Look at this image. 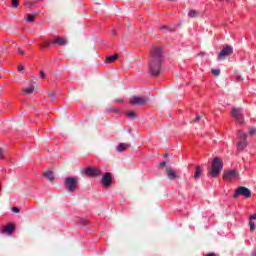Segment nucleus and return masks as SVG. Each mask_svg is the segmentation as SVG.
I'll return each instance as SVG.
<instances>
[{
	"mask_svg": "<svg viewBox=\"0 0 256 256\" xmlns=\"http://www.w3.org/2000/svg\"><path fill=\"white\" fill-rule=\"evenodd\" d=\"M161 65H163V48L154 46L151 50L149 61V73L152 77H157L161 73Z\"/></svg>",
	"mask_w": 256,
	"mask_h": 256,
	"instance_id": "obj_1",
	"label": "nucleus"
},
{
	"mask_svg": "<svg viewBox=\"0 0 256 256\" xmlns=\"http://www.w3.org/2000/svg\"><path fill=\"white\" fill-rule=\"evenodd\" d=\"M221 171H223V160L219 157H215L208 175H211L215 179L221 175Z\"/></svg>",
	"mask_w": 256,
	"mask_h": 256,
	"instance_id": "obj_2",
	"label": "nucleus"
},
{
	"mask_svg": "<svg viewBox=\"0 0 256 256\" xmlns=\"http://www.w3.org/2000/svg\"><path fill=\"white\" fill-rule=\"evenodd\" d=\"M64 186L70 193H75L79 189V177H67L64 181Z\"/></svg>",
	"mask_w": 256,
	"mask_h": 256,
	"instance_id": "obj_3",
	"label": "nucleus"
},
{
	"mask_svg": "<svg viewBox=\"0 0 256 256\" xmlns=\"http://www.w3.org/2000/svg\"><path fill=\"white\" fill-rule=\"evenodd\" d=\"M148 103H149V97H143V96H132V98L129 101V105H137V106L147 105Z\"/></svg>",
	"mask_w": 256,
	"mask_h": 256,
	"instance_id": "obj_4",
	"label": "nucleus"
},
{
	"mask_svg": "<svg viewBox=\"0 0 256 256\" xmlns=\"http://www.w3.org/2000/svg\"><path fill=\"white\" fill-rule=\"evenodd\" d=\"M241 196L249 199V197H251V190H249V188L245 186H239L236 189V192L234 193V199H237L238 197H241Z\"/></svg>",
	"mask_w": 256,
	"mask_h": 256,
	"instance_id": "obj_5",
	"label": "nucleus"
},
{
	"mask_svg": "<svg viewBox=\"0 0 256 256\" xmlns=\"http://www.w3.org/2000/svg\"><path fill=\"white\" fill-rule=\"evenodd\" d=\"M231 116L235 119L236 123L243 124L245 123V118H243V113L241 112V108H233L231 112Z\"/></svg>",
	"mask_w": 256,
	"mask_h": 256,
	"instance_id": "obj_6",
	"label": "nucleus"
},
{
	"mask_svg": "<svg viewBox=\"0 0 256 256\" xmlns=\"http://www.w3.org/2000/svg\"><path fill=\"white\" fill-rule=\"evenodd\" d=\"M233 53V47L226 46L223 47L220 53L218 54L217 61H222V59H227Z\"/></svg>",
	"mask_w": 256,
	"mask_h": 256,
	"instance_id": "obj_7",
	"label": "nucleus"
},
{
	"mask_svg": "<svg viewBox=\"0 0 256 256\" xmlns=\"http://www.w3.org/2000/svg\"><path fill=\"white\" fill-rule=\"evenodd\" d=\"M83 173L88 177H97L98 175H101V170L89 166L86 168V170Z\"/></svg>",
	"mask_w": 256,
	"mask_h": 256,
	"instance_id": "obj_8",
	"label": "nucleus"
},
{
	"mask_svg": "<svg viewBox=\"0 0 256 256\" xmlns=\"http://www.w3.org/2000/svg\"><path fill=\"white\" fill-rule=\"evenodd\" d=\"M235 177H239V172H237V170H230L223 173V179L225 181H233Z\"/></svg>",
	"mask_w": 256,
	"mask_h": 256,
	"instance_id": "obj_9",
	"label": "nucleus"
},
{
	"mask_svg": "<svg viewBox=\"0 0 256 256\" xmlns=\"http://www.w3.org/2000/svg\"><path fill=\"white\" fill-rule=\"evenodd\" d=\"M113 181V177H111V173L106 172L102 177V183L104 187H109Z\"/></svg>",
	"mask_w": 256,
	"mask_h": 256,
	"instance_id": "obj_10",
	"label": "nucleus"
},
{
	"mask_svg": "<svg viewBox=\"0 0 256 256\" xmlns=\"http://www.w3.org/2000/svg\"><path fill=\"white\" fill-rule=\"evenodd\" d=\"M159 29L161 33H164V35L175 33V26H160Z\"/></svg>",
	"mask_w": 256,
	"mask_h": 256,
	"instance_id": "obj_11",
	"label": "nucleus"
},
{
	"mask_svg": "<svg viewBox=\"0 0 256 256\" xmlns=\"http://www.w3.org/2000/svg\"><path fill=\"white\" fill-rule=\"evenodd\" d=\"M166 175L171 181H173L174 179H179V176L177 175V173H175V170L171 168L166 169Z\"/></svg>",
	"mask_w": 256,
	"mask_h": 256,
	"instance_id": "obj_12",
	"label": "nucleus"
},
{
	"mask_svg": "<svg viewBox=\"0 0 256 256\" xmlns=\"http://www.w3.org/2000/svg\"><path fill=\"white\" fill-rule=\"evenodd\" d=\"M131 148V144L129 143H120L117 148L116 151H118V153H123V151H127V149Z\"/></svg>",
	"mask_w": 256,
	"mask_h": 256,
	"instance_id": "obj_13",
	"label": "nucleus"
},
{
	"mask_svg": "<svg viewBox=\"0 0 256 256\" xmlns=\"http://www.w3.org/2000/svg\"><path fill=\"white\" fill-rule=\"evenodd\" d=\"M23 95H33V93H35V86L34 85H30L27 88H23Z\"/></svg>",
	"mask_w": 256,
	"mask_h": 256,
	"instance_id": "obj_14",
	"label": "nucleus"
},
{
	"mask_svg": "<svg viewBox=\"0 0 256 256\" xmlns=\"http://www.w3.org/2000/svg\"><path fill=\"white\" fill-rule=\"evenodd\" d=\"M236 147L238 151H244L247 148V140H240V142L236 144Z\"/></svg>",
	"mask_w": 256,
	"mask_h": 256,
	"instance_id": "obj_15",
	"label": "nucleus"
},
{
	"mask_svg": "<svg viewBox=\"0 0 256 256\" xmlns=\"http://www.w3.org/2000/svg\"><path fill=\"white\" fill-rule=\"evenodd\" d=\"M201 175H203V168L201 166H196L195 174H194V179H200Z\"/></svg>",
	"mask_w": 256,
	"mask_h": 256,
	"instance_id": "obj_16",
	"label": "nucleus"
},
{
	"mask_svg": "<svg viewBox=\"0 0 256 256\" xmlns=\"http://www.w3.org/2000/svg\"><path fill=\"white\" fill-rule=\"evenodd\" d=\"M43 176L48 179V181H55V176L53 175V171L47 170L44 172Z\"/></svg>",
	"mask_w": 256,
	"mask_h": 256,
	"instance_id": "obj_17",
	"label": "nucleus"
},
{
	"mask_svg": "<svg viewBox=\"0 0 256 256\" xmlns=\"http://www.w3.org/2000/svg\"><path fill=\"white\" fill-rule=\"evenodd\" d=\"M54 43H56L57 45L63 46V45H67L68 41L66 38L58 37L54 40Z\"/></svg>",
	"mask_w": 256,
	"mask_h": 256,
	"instance_id": "obj_18",
	"label": "nucleus"
},
{
	"mask_svg": "<svg viewBox=\"0 0 256 256\" xmlns=\"http://www.w3.org/2000/svg\"><path fill=\"white\" fill-rule=\"evenodd\" d=\"M119 59V54L115 53L113 56H108L105 60V63H115Z\"/></svg>",
	"mask_w": 256,
	"mask_h": 256,
	"instance_id": "obj_19",
	"label": "nucleus"
},
{
	"mask_svg": "<svg viewBox=\"0 0 256 256\" xmlns=\"http://www.w3.org/2000/svg\"><path fill=\"white\" fill-rule=\"evenodd\" d=\"M13 231H15V225H13V224H9L6 227H4V229H3V233H8L9 235H11V233H13Z\"/></svg>",
	"mask_w": 256,
	"mask_h": 256,
	"instance_id": "obj_20",
	"label": "nucleus"
},
{
	"mask_svg": "<svg viewBox=\"0 0 256 256\" xmlns=\"http://www.w3.org/2000/svg\"><path fill=\"white\" fill-rule=\"evenodd\" d=\"M238 137L240 141H247V133L243 132L242 130L238 131Z\"/></svg>",
	"mask_w": 256,
	"mask_h": 256,
	"instance_id": "obj_21",
	"label": "nucleus"
},
{
	"mask_svg": "<svg viewBox=\"0 0 256 256\" xmlns=\"http://www.w3.org/2000/svg\"><path fill=\"white\" fill-rule=\"evenodd\" d=\"M188 17H191V18L199 17V11H197V10H190L189 13H188Z\"/></svg>",
	"mask_w": 256,
	"mask_h": 256,
	"instance_id": "obj_22",
	"label": "nucleus"
},
{
	"mask_svg": "<svg viewBox=\"0 0 256 256\" xmlns=\"http://www.w3.org/2000/svg\"><path fill=\"white\" fill-rule=\"evenodd\" d=\"M28 23H33L35 21V15L28 14L26 17Z\"/></svg>",
	"mask_w": 256,
	"mask_h": 256,
	"instance_id": "obj_23",
	"label": "nucleus"
},
{
	"mask_svg": "<svg viewBox=\"0 0 256 256\" xmlns=\"http://www.w3.org/2000/svg\"><path fill=\"white\" fill-rule=\"evenodd\" d=\"M211 73L214 77H219V75H221V69H212Z\"/></svg>",
	"mask_w": 256,
	"mask_h": 256,
	"instance_id": "obj_24",
	"label": "nucleus"
},
{
	"mask_svg": "<svg viewBox=\"0 0 256 256\" xmlns=\"http://www.w3.org/2000/svg\"><path fill=\"white\" fill-rule=\"evenodd\" d=\"M127 117L128 119H135V117H137V113H135V111H130L127 113Z\"/></svg>",
	"mask_w": 256,
	"mask_h": 256,
	"instance_id": "obj_25",
	"label": "nucleus"
},
{
	"mask_svg": "<svg viewBox=\"0 0 256 256\" xmlns=\"http://www.w3.org/2000/svg\"><path fill=\"white\" fill-rule=\"evenodd\" d=\"M48 97H50L51 101H55L57 94L55 92H48Z\"/></svg>",
	"mask_w": 256,
	"mask_h": 256,
	"instance_id": "obj_26",
	"label": "nucleus"
},
{
	"mask_svg": "<svg viewBox=\"0 0 256 256\" xmlns=\"http://www.w3.org/2000/svg\"><path fill=\"white\" fill-rule=\"evenodd\" d=\"M12 7L17 9L19 7V0H12Z\"/></svg>",
	"mask_w": 256,
	"mask_h": 256,
	"instance_id": "obj_27",
	"label": "nucleus"
},
{
	"mask_svg": "<svg viewBox=\"0 0 256 256\" xmlns=\"http://www.w3.org/2000/svg\"><path fill=\"white\" fill-rule=\"evenodd\" d=\"M249 225H250V231H255V222L253 220H250Z\"/></svg>",
	"mask_w": 256,
	"mask_h": 256,
	"instance_id": "obj_28",
	"label": "nucleus"
},
{
	"mask_svg": "<svg viewBox=\"0 0 256 256\" xmlns=\"http://www.w3.org/2000/svg\"><path fill=\"white\" fill-rule=\"evenodd\" d=\"M49 45H51V43H49L48 41H45L44 43L41 44V47L44 49H47V47H49Z\"/></svg>",
	"mask_w": 256,
	"mask_h": 256,
	"instance_id": "obj_29",
	"label": "nucleus"
},
{
	"mask_svg": "<svg viewBox=\"0 0 256 256\" xmlns=\"http://www.w3.org/2000/svg\"><path fill=\"white\" fill-rule=\"evenodd\" d=\"M249 133L251 136L256 135V128H249Z\"/></svg>",
	"mask_w": 256,
	"mask_h": 256,
	"instance_id": "obj_30",
	"label": "nucleus"
},
{
	"mask_svg": "<svg viewBox=\"0 0 256 256\" xmlns=\"http://www.w3.org/2000/svg\"><path fill=\"white\" fill-rule=\"evenodd\" d=\"M202 118H203V116H200V115L196 116V118H195V120H194L195 123H199Z\"/></svg>",
	"mask_w": 256,
	"mask_h": 256,
	"instance_id": "obj_31",
	"label": "nucleus"
},
{
	"mask_svg": "<svg viewBox=\"0 0 256 256\" xmlns=\"http://www.w3.org/2000/svg\"><path fill=\"white\" fill-rule=\"evenodd\" d=\"M3 155H5V149L0 148V159H3Z\"/></svg>",
	"mask_w": 256,
	"mask_h": 256,
	"instance_id": "obj_32",
	"label": "nucleus"
},
{
	"mask_svg": "<svg viewBox=\"0 0 256 256\" xmlns=\"http://www.w3.org/2000/svg\"><path fill=\"white\" fill-rule=\"evenodd\" d=\"M114 103H124L123 98H116Z\"/></svg>",
	"mask_w": 256,
	"mask_h": 256,
	"instance_id": "obj_33",
	"label": "nucleus"
},
{
	"mask_svg": "<svg viewBox=\"0 0 256 256\" xmlns=\"http://www.w3.org/2000/svg\"><path fill=\"white\" fill-rule=\"evenodd\" d=\"M18 71H25V66L24 65H19L18 66Z\"/></svg>",
	"mask_w": 256,
	"mask_h": 256,
	"instance_id": "obj_34",
	"label": "nucleus"
},
{
	"mask_svg": "<svg viewBox=\"0 0 256 256\" xmlns=\"http://www.w3.org/2000/svg\"><path fill=\"white\" fill-rule=\"evenodd\" d=\"M19 211H20V210H19L18 207H13V208H12V212H13V213H19Z\"/></svg>",
	"mask_w": 256,
	"mask_h": 256,
	"instance_id": "obj_35",
	"label": "nucleus"
},
{
	"mask_svg": "<svg viewBox=\"0 0 256 256\" xmlns=\"http://www.w3.org/2000/svg\"><path fill=\"white\" fill-rule=\"evenodd\" d=\"M236 81H243V77L241 75H236Z\"/></svg>",
	"mask_w": 256,
	"mask_h": 256,
	"instance_id": "obj_36",
	"label": "nucleus"
},
{
	"mask_svg": "<svg viewBox=\"0 0 256 256\" xmlns=\"http://www.w3.org/2000/svg\"><path fill=\"white\" fill-rule=\"evenodd\" d=\"M18 53H19L20 55H24V54H25V51H23V49H21V48H18Z\"/></svg>",
	"mask_w": 256,
	"mask_h": 256,
	"instance_id": "obj_37",
	"label": "nucleus"
},
{
	"mask_svg": "<svg viewBox=\"0 0 256 256\" xmlns=\"http://www.w3.org/2000/svg\"><path fill=\"white\" fill-rule=\"evenodd\" d=\"M40 77H41V79H45V72L40 71Z\"/></svg>",
	"mask_w": 256,
	"mask_h": 256,
	"instance_id": "obj_38",
	"label": "nucleus"
},
{
	"mask_svg": "<svg viewBox=\"0 0 256 256\" xmlns=\"http://www.w3.org/2000/svg\"><path fill=\"white\" fill-rule=\"evenodd\" d=\"M255 219H256V214H253V215L250 216V221H253Z\"/></svg>",
	"mask_w": 256,
	"mask_h": 256,
	"instance_id": "obj_39",
	"label": "nucleus"
},
{
	"mask_svg": "<svg viewBox=\"0 0 256 256\" xmlns=\"http://www.w3.org/2000/svg\"><path fill=\"white\" fill-rule=\"evenodd\" d=\"M165 165H167V162H161L160 163V167H165Z\"/></svg>",
	"mask_w": 256,
	"mask_h": 256,
	"instance_id": "obj_40",
	"label": "nucleus"
},
{
	"mask_svg": "<svg viewBox=\"0 0 256 256\" xmlns=\"http://www.w3.org/2000/svg\"><path fill=\"white\" fill-rule=\"evenodd\" d=\"M205 256H215V253H208Z\"/></svg>",
	"mask_w": 256,
	"mask_h": 256,
	"instance_id": "obj_41",
	"label": "nucleus"
},
{
	"mask_svg": "<svg viewBox=\"0 0 256 256\" xmlns=\"http://www.w3.org/2000/svg\"><path fill=\"white\" fill-rule=\"evenodd\" d=\"M253 256H256V249L254 250V252H253V254H252Z\"/></svg>",
	"mask_w": 256,
	"mask_h": 256,
	"instance_id": "obj_42",
	"label": "nucleus"
},
{
	"mask_svg": "<svg viewBox=\"0 0 256 256\" xmlns=\"http://www.w3.org/2000/svg\"><path fill=\"white\" fill-rule=\"evenodd\" d=\"M219 1H223V0H219ZM227 1V3H231V0H226Z\"/></svg>",
	"mask_w": 256,
	"mask_h": 256,
	"instance_id": "obj_43",
	"label": "nucleus"
},
{
	"mask_svg": "<svg viewBox=\"0 0 256 256\" xmlns=\"http://www.w3.org/2000/svg\"><path fill=\"white\" fill-rule=\"evenodd\" d=\"M112 34L115 35V30H113Z\"/></svg>",
	"mask_w": 256,
	"mask_h": 256,
	"instance_id": "obj_44",
	"label": "nucleus"
}]
</instances>
